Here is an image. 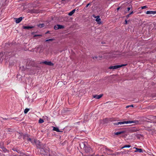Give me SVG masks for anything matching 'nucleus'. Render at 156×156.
I'll list each match as a JSON object with an SVG mask.
<instances>
[{
	"label": "nucleus",
	"mask_w": 156,
	"mask_h": 156,
	"mask_svg": "<svg viewBox=\"0 0 156 156\" xmlns=\"http://www.w3.org/2000/svg\"><path fill=\"white\" fill-rule=\"evenodd\" d=\"M133 123L135 124H138L139 123V121L138 120H133L132 121H124L119 122L116 123H114V125H123L125 124Z\"/></svg>",
	"instance_id": "f257e3e1"
},
{
	"label": "nucleus",
	"mask_w": 156,
	"mask_h": 156,
	"mask_svg": "<svg viewBox=\"0 0 156 156\" xmlns=\"http://www.w3.org/2000/svg\"><path fill=\"white\" fill-rule=\"evenodd\" d=\"M127 65V64H122L120 65H116L115 66H110L108 69H118V68L122 67L123 66H126Z\"/></svg>",
	"instance_id": "f03ea898"
},
{
	"label": "nucleus",
	"mask_w": 156,
	"mask_h": 156,
	"mask_svg": "<svg viewBox=\"0 0 156 156\" xmlns=\"http://www.w3.org/2000/svg\"><path fill=\"white\" fill-rule=\"evenodd\" d=\"M4 54L5 56H12L14 55V54L11 52L6 51L5 52Z\"/></svg>",
	"instance_id": "7ed1b4c3"
},
{
	"label": "nucleus",
	"mask_w": 156,
	"mask_h": 156,
	"mask_svg": "<svg viewBox=\"0 0 156 156\" xmlns=\"http://www.w3.org/2000/svg\"><path fill=\"white\" fill-rule=\"evenodd\" d=\"M42 63L45 64V65L49 66H53L54 64L51 62H48V61H44L42 62Z\"/></svg>",
	"instance_id": "20e7f679"
},
{
	"label": "nucleus",
	"mask_w": 156,
	"mask_h": 156,
	"mask_svg": "<svg viewBox=\"0 0 156 156\" xmlns=\"http://www.w3.org/2000/svg\"><path fill=\"white\" fill-rule=\"evenodd\" d=\"M84 149L85 152L86 153L90 152L91 150V149L90 147H85Z\"/></svg>",
	"instance_id": "39448f33"
},
{
	"label": "nucleus",
	"mask_w": 156,
	"mask_h": 156,
	"mask_svg": "<svg viewBox=\"0 0 156 156\" xmlns=\"http://www.w3.org/2000/svg\"><path fill=\"white\" fill-rule=\"evenodd\" d=\"M156 13V11H147L146 12L147 14H155Z\"/></svg>",
	"instance_id": "423d86ee"
},
{
	"label": "nucleus",
	"mask_w": 156,
	"mask_h": 156,
	"mask_svg": "<svg viewBox=\"0 0 156 156\" xmlns=\"http://www.w3.org/2000/svg\"><path fill=\"white\" fill-rule=\"evenodd\" d=\"M16 23H20L22 20L23 18L21 17H20L18 18H16Z\"/></svg>",
	"instance_id": "0eeeda50"
},
{
	"label": "nucleus",
	"mask_w": 156,
	"mask_h": 156,
	"mask_svg": "<svg viewBox=\"0 0 156 156\" xmlns=\"http://www.w3.org/2000/svg\"><path fill=\"white\" fill-rule=\"evenodd\" d=\"M35 26H23V28L24 29H31L34 28Z\"/></svg>",
	"instance_id": "6e6552de"
},
{
	"label": "nucleus",
	"mask_w": 156,
	"mask_h": 156,
	"mask_svg": "<svg viewBox=\"0 0 156 156\" xmlns=\"http://www.w3.org/2000/svg\"><path fill=\"white\" fill-rule=\"evenodd\" d=\"M102 94H100L98 95H94L93 96V97L96 99H99L101 98L103 96Z\"/></svg>",
	"instance_id": "1a4fd4ad"
},
{
	"label": "nucleus",
	"mask_w": 156,
	"mask_h": 156,
	"mask_svg": "<svg viewBox=\"0 0 156 156\" xmlns=\"http://www.w3.org/2000/svg\"><path fill=\"white\" fill-rule=\"evenodd\" d=\"M93 16L95 18H97L95 20V21L96 22H99L101 20V19L100 18V16H97L96 17L95 16L93 15Z\"/></svg>",
	"instance_id": "9d476101"
},
{
	"label": "nucleus",
	"mask_w": 156,
	"mask_h": 156,
	"mask_svg": "<svg viewBox=\"0 0 156 156\" xmlns=\"http://www.w3.org/2000/svg\"><path fill=\"white\" fill-rule=\"evenodd\" d=\"M75 11H76V9H73L70 12L68 13V15L69 16H72L74 13V12H75Z\"/></svg>",
	"instance_id": "9b49d317"
},
{
	"label": "nucleus",
	"mask_w": 156,
	"mask_h": 156,
	"mask_svg": "<svg viewBox=\"0 0 156 156\" xmlns=\"http://www.w3.org/2000/svg\"><path fill=\"white\" fill-rule=\"evenodd\" d=\"M136 150L134 151L135 152H138L140 153H141L143 152L142 149L140 148H136Z\"/></svg>",
	"instance_id": "f8f14e48"
},
{
	"label": "nucleus",
	"mask_w": 156,
	"mask_h": 156,
	"mask_svg": "<svg viewBox=\"0 0 156 156\" xmlns=\"http://www.w3.org/2000/svg\"><path fill=\"white\" fill-rule=\"evenodd\" d=\"M37 26L39 27L42 28L44 27L45 25L44 23L40 24L37 25Z\"/></svg>",
	"instance_id": "ddd939ff"
},
{
	"label": "nucleus",
	"mask_w": 156,
	"mask_h": 156,
	"mask_svg": "<svg viewBox=\"0 0 156 156\" xmlns=\"http://www.w3.org/2000/svg\"><path fill=\"white\" fill-rule=\"evenodd\" d=\"M124 133V132L123 131H119L115 133V134L116 135H118L119 134H122Z\"/></svg>",
	"instance_id": "4468645a"
},
{
	"label": "nucleus",
	"mask_w": 156,
	"mask_h": 156,
	"mask_svg": "<svg viewBox=\"0 0 156 156\" xmlns=\"http://www.w3.org/2000/svg\"><path fill=\"white\" fill-rule=\"evenodd\" d=\"M53 130L57 132H60L59 129L57 127H53Z\"/></svg>",
	"instance_id": "2eb2a0df"
},
{
	"label": "nucleus",
	"mask_w": 156,
	"mask_h": 156,
	"mask_svg": "<svg viewBox=\"0 0 156 156\" xmlns=\"http://www.w3.org/2000/svg\"><path fill=\"white\" fill-rule=\"evenodd\" d=\"M32 12L33 13H38L40 12V11L39 9L34 10Z\"/></svg>",
	"instance_id": "dca6fc26"
},
{
	"label": "nucleus",
	"mask_w": 156,
	"mask_h": 156,
	"mask_svg": "<svg viewBox=\"0 0 156 156\" xmlns=\"http://www.w3.org/2000/svg\"><path fill=\"white\" fill-rule=\"evenodd\" d=\"M133 11L131 12L130 13H129V14H128L126 16V18H129L130 16V15L133 14Z\"/></svg>",
	"instance_id": "f3484780"
},
{
	"label": "nucleus",
	"mask_w": 156,
	"mask_h": 156,
	"mask_svg": "<svg viewBox=\"0 0 156 156\" xmlns=\"http://www.w3.org/2000/svg\"><path fill=\"white\" fill-rule=\"evenodd\" d=\"M58 29H63L64 28V27L63 26L60 25H58Z\"/></svg>",
	"instance_id": "a211bd4d"
},
{
	"label": "nucleus",
	"mask_w": 156,
	"mask_h": 156,
	"mask_svg": "<svg viewBox=\"0 0 156 156\" xmlns=\"http://www.w3.org/2000/svg\"><path fill=\"white\" fill-rule=\"evenodd\" d=\"M29 111V108H26L24 111V113L25 114L27 113Z\"/></svg>",
	"instance_id": "6ab92c4d"
},
{
	"label": "nucleus",
	"mask_w": 156,
	"mask_h": 156,
	"mask_svg": "<svg viewBox=\"0 0 156 156\" xmlns=\"http://www.w3.org/2000/svg\"><path fill=\"white\" fill-rule=\"evenodd\" d=\"M44 122V121L42 119H40L39 120V121H38V122L39 123H43V122Z\"/></svg>",
	"instance_id": "aec40b11"
},
{
	"label": "nucleus",
	"mask_w": 156,
	"mask_h": 156,
	"mask_svg": "<svg viewBox=\"0 0 156 156\" xmlns=\"http://www.w3.org/2000/svg\"><path fill=\"white\" fill-rule=\"evenodd\" d=\"M131 147V145H125L122 148H126V147H128V148H129V147Z\"/></svg>",
	"instance_id": "412c9836"
},
{
	"label": "nucleus",
	"mask_w": 156,
	"mask_h": 156,
	"mask_svg": "<svg viewBox=\"0 0 156 156\" xmlns=\"http://www.w3.org/2000/svg\"><path fill=\"white\" fill-rule=\"evenodd\" d=\"M4 53L5 52H4L3 51L1 52L0 53V56L1 57H2L4 55H5Z\"/></svg>",
	"instance_id": "4be33fe9"
},
{
	"label": "nucleus",
	"mask_w": 156,
	"mask_h": 156,
	"mask_svg": "<svg viewBox=\"0 0 156 156\" xmlns=\"http://www.w3.org/2000/svg\"><path fill=\"white\" fill-rule=\"evenodd\" d=\"M54 29L55 30H57L58 29V25H55L54 26Z\"/></svg>",
	"instance_id": "5701e85b"
},
{
	"label": "nucleus",
	"mask_w": 156,
	"mask_h": 156,
	"mask_svg": "<svg viewBox=\"0 0 156 156\" xmlns=\"http://www.w3.org/2000/svg\"><path fill=\"white\" fill-rule=\"evenodd\" d=\"M28 137V134H26L24 135L23 139H25L26 137L27 138Z\"/></svg>",
	"instance_id": "b1692460"
},
{
	"label": "nucleus",
	"mask_w": 156,
	"mask_h": 156,
	"mask_svg": "<svg viewBox=\"0 0 156 156\" xmlns=\"http://www.w3.org/2000/svg\"><path fill=\"white\" fill-rule=\"evenodd\" d=\"M133 107V105H128V106H127L126 107V108H128L129 107Z\"/></svg>",
	"instance_id": "393cba45"
},
{
	"label": "nucleus",
	"mask_w": 156,
	"mask_h": 156,
	"mask_svg": "<svg viewBox=\"0 0 156 156\" xmlns=\"http://www.w3.org/2000/svg\"><path fill=\"white\" fill-rule=\"evenodd\" d=\"M147 8V6L146 5H145L143 6H142L141 8L142 9H146Z\"/></svg>",
	"instance_id": "a878e982"
},
{
	"label": "nucleus",
	"mask_w": 156,
	"mask_h": 156,
	"mask_svg": "<svg viewBox=\"0 0 156 156\" xmlns=\"http://www.w3.org/2000/svg\"><path fill=\"white\" fill-rule=\"evenodd\" d=\"M54 40L53 39H48V40H46L45 41L47 42V41H53V40Z\"/></svg>",
	"instance_id": "bb28decb"
},
{
	"label": "nucleus",
	"mask_w": 156,
	"mask_h": 156,
	"mask_svg": "<svg viewBox=\"0 0 156 156\" xmlns=\"http://www.w3.org/2000/svg\"><path fill=\"white\" fill-rule=\"evenodd\" d=\"M27 140L28 141H31V139L29 137H27Z\"/></svg>",
	"instance_id": "cd10ccee"
},
{
	"label": "nucleus",
	"mask_w": 156,
	"mask_h": 156,
	"mask_svg": "<svg viewBox=\"0 0 156 156\" xmlns=\"http://www.w3.org/2000/svg\"><path fill=\"white\" fill-rule=\"evenodd\" d=\"M42 35H39V34H35L34 36V37H38V36H41Z\"/></svg>",
	"instance_id": "c85d7f7f"
},
{
	"label": "nucleus",
	"mask_w": 156,
	"mask_h": 156,
	"mask_svg": "<svg viewBox=\"0 0 156 156\" xmlns=\"http://www.w3.org/2000/svg\"><path fill=\"white\" fill-rule=\"evenodd\" d=\"M130 7H128V8H127V11H129L130 9Z\"/></svg>",
	"instance_id": "c756f323"
},
{
	"label": "nucleus",
	"mask_w": 156,
	"mask_h": 156,
	"mask_svg": "<svg viewBox=\"0 0 156 156\" xmlns=\"http://www.w3.org/2000/svg\"><path fill=\"white\" fill-rule=\"evenodd\" d=\"M90 5V3H88V4L86 6H85V7L86 8H87L89 6V5Z\"/></svg>",
	"instance_id": "7c9ffc66"
},
{
	"label": "nucleus",
	"mask_w": 156,
	"mask_h": 156,
	"mask_svg": "<svg viewBox=\"0 0 156 156\" xmlns=\"http://www.w3.org/2000/svg\"><path fill=\"white\" fill-rule=\"evenodd\" d=\"M3 151L5 152H6L7 150L6 148H4Z\"/></svg>",
	"instance_id": "2f4dec72"
},
{
	"label": "nucleus",
	"mask_w": 156,
	"mask_h": 156,
	"mask_svg": "<svg viewBox=\"0 0 156 156\" xmlns=\"http://www.w3.org/2000/svg\"><path fill=\"white\" fill-rule=\"evenodd\" d=\"M94 58H98V57L97 56H95V57H92V58L93 59H94Z\"/></svg>",
	"instance_id": "473e14b6"
},
{
	"label": "nucleus",
	"mask_w": 156,
	"mask_h": 156,
	"mask_svg": "<svg viewBox=\"0 0 156 156\" xmlns=\"http://www.w3.org/2000/svg\"><path fill=\"white\" fill-rule=\"evenodd\" d=\"M125 24H127V20H125Z\"/></svg>",
	"instance_id": "72a5a7b5"
},
{
	"label": "nucleus",
	"mask_w": 156,
	"mask_h": 156,
	"mask_svg": "<svg viewBox=\"0 0 156 156\" xmlns=\"http://www.w3.org/2000/svg\"><path fill=\"white\" fill-rule=\"evenodd\" d=\"M16 117H14V118H12L13 119H15V120H16Z\"/></svg>",
	"instance_id": "f704fd0d"
},
{
	"label": "nucleus",
	"mask_w": 156,
	"mask_h": 156,
	"mask_svg": "<svg viewBox=\"0 0 156 156\" xmlns=\"http://www.w3.org/2000/svg\"><path fill=\"white\" fill-rule=\"evenodd\" d=\"M136 147H133V149H136Z\"/></svg>",
	"instance_id": "c9c22d12"
},
{
	"label": "nucleus",
	"mask_w": 156,
	"mask_h": 156,
	"mask_svg": "<svg viewBox=\"0 0 156 156\" xmlns=\"http://www.w3.org/2000/svg\"><path fill=\"white\" fill-rule=\"evenodd\" d=\"M119 7H118V8H117V10H119Z\"/></svg>",
	"instance_id": "e433bc0d"
},
{
	"label": "nucleus",
	"mask_w": 156,
	"mask_h": 156,
	"mask_svg": "<svg viewBox=\"0 0 156 156\" xmlns=\"http://www.w3.org/2000/svg\"><path fill=\"white\" fill-rule=\"evenodd\" d=\"M5 119V120H7V119Z\"/></svg>",
	"instance_id": "4c0bfd02"
},
{
	"label": "nucleus",
	"mask_w": 156,
	"mask_h": 156,
	"mask_svg": "<svg viewBox=\"0 0 156 156\" xmlns=\"http://www.w3.org/2000/svg\"><path fill=\"white\" fill-rule=\"evenodd\" d=\"M26 156H30L28 155H26Z\"/></svg>",
	"instance_id": "58836bf2"
},
{
	"label": "nucleus",
	"mask_w": 156,
	"mask_h": 156,
	"mask_svg": "<svg viewBox=\"0 0 156 156\" xmlns=\"http://www.w3.org/2000/svg\"><path fill=\"white\" fill-rule=\"evenodd\" d=\"M62 0L63 1H65V0Z\"/></svg>",
	"instance_id": "ea45409f"
}]
</instances>
